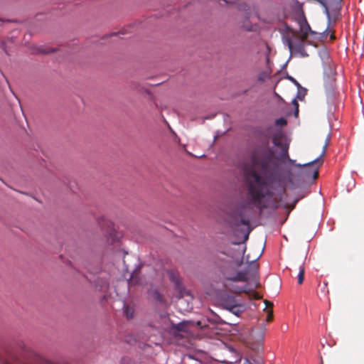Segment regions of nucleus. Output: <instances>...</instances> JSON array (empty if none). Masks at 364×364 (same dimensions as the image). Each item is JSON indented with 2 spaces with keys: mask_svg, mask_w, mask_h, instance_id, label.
Listing matches in <instances>:
<instances>
[{
  "mask_svg": "<svg viewBox=\"0 0 364 364\" xmlns=\"http://www.w3.org/2000/svg\"><path fill=\"white\" fill-rule=\"evenodd\" d=\"M244 179L249 202L230 214L229 221L235 227L250 225L252 205L267 208L262 200L272 196L274 185L279 181L278 160L268 144L257 146L252 151L250 164L244 168Z\"/></svg>",
  "mask_w": 364,
  "mask_h": 364,
  "instance_id": "obj_1",
  "label": "nucleus"
},
{
  "mask_svg": "<svg viewBox=\"0 0 364 364\" xmlns=\"http://www.w3.org/2000/svg\"><path fill=\"white\" fill-rule=\"evenodd\" d=\"M223 275L227 280L232 282H247L252 280L255 288L260 286L259 282L258 274V264L256 259L250 262L248 269L245 271H236L235 269L231 266L227 267L223 270Z\"/></svg>",
  "mask_w": 364,
  "mask_h": 364,
  "instance_id": "obj_2",
  "label": "nucleus"
},
{
  "mask_svg": "<svg viewBox=\"0 0 364 364\" xmlns=\"http://www.w3.org/2000/svg\"><path fill=\"white\" fill-rule=\"evenodd\" d=\"M329 142H330V137L328 136L326 139V142H325V144L323 145V150H322V152L320 155L319 157H318L317 159H316L315 160L311 161V162H309V163H306V164H295V161L290 159V157H289V159H287V161H289V164H294L295 165V166L296 167H299V168H302V167H314L315 166H317L316 168H314L312 172H313V177L314 179L317 178L318 176V168L321 166V164H323V160L321 159L323 156L325 155L326 154V149H327V147L329 144Z\"/></svg>",
  "mask_w": 364,
  "mask_h": 364,
  "instance_id": "obj_3",
  "label": "nucleus"
},
{
  "mask_svg": "<svg viewBox=\"0 0 364 364\" xmlns=\"http://www.w3.org/2000/svg\"><path fill=\"white\" fill-rule=\"evenodd\" d=\"M223 306L230 311L236 314L239 311L240 305L237 304L235 298L232 296H227L222 300Z\"/></svg>",
  "mask_w": 364,
  "mask_h": 364,
  "instance_id": "obj_4",
  "label": "nucleus"
},
{
  "mask_svg": "<svg viewBox=\"0 0 364 364\" xmlns=\"http://www.w3.org/2000/svg\"><path fill=\"white\" fill-rule=\"evenodd\" d=\"M273 144L280 148H284V146H288L289 144L286 142L285 139L284 138L283 134L281 132H278L274 134L272 137Z\"/></svg>",
  "mask_w": 364,
  "mask_h": 364,
  "instance_id": "obj_5",
  "label": "nucleus"
},
{
  "mask_svg": "<svg viewBox=\"0 0 364 364\" xmlns=\"http://www.w3.org/2000/svg\"><path fill=\"white\" fill-rule=\"evenodd\" d=\"M311 31V27L306 19L300 22V32L301 33V40L305 41Z\"/></svg>",
  "mask_w": 364,
  "mask_h": 364,
  "instance_id": "obj_6",
  "label": "nucleus"
},
{
  "mask_svg": "<svg viewBox=\"0 0 364 364\" xmlns=\"http://www.w3.org/2000/svg\"><path fill=\"white\" fill-rule=\"evenodd\" d=\"M294 267H296L299 270L298 274V284L299 285L303 284L304 279L305 267L304 262L299 261L294 264Z\"/></svg>",
  "mask_w": 364,
  "mask_h": 364,
  "instance_id": "obj_7",
  "label": "nucleus"
},
{
  "mask_svg": "<svg viewBox=\"0 0 364 364\" xmlns=\"http://www.w3.org/2000/svg\"><path fill=\"white\" fill-rule=\"evenodd\" d=\"M168 274L171 281L174 284L176 288L179 290L180 294H181V279L180 276L177 272L173 271L170 272Z\"/></svg>",
  "mask_w": 364,
  "mask_h": 364,
  "instance_id": "obj_8",
  "label": "nucleus"
},
{
  "mask_svg": "<svg viewBox=\"0 0 364 364\" xmlns=\"http://www.w3.org/2000/svg\"><path fill=\"white\" fill-rule=\"evenodd\" d=\"M139 269L140 268H136L132 272L129 280V284L130 285L141 284L139 278Z\"/></svg>",
  "mask_w": 364,
  "mask_h": 364,
  "instance_id": "obj_9",
  "label": "nucleus"
},
{
  "mask_svg": "<svg viewBox=\"0 0 364 364\" xmlns=\"http://www.w3.org/2000/svg\"><path fill=\"white\" fill-rule=\"evenodd\" d=\"M108 243L113 245L118 241V237L116 235V233L114 230H111L108 232V235L107 236Z\"/></svg>",
  "mask_w": 364,
  "mask_h": 364,
  "instance_id": "obj_10",
  "label": "nucleus"
},
{
  "mask_svg": "<svg viewBox=\"0 0 364 364\" xmlns=\"http://www.w3.org/2000/svg\"><path fill=\"white\" fill-rule=\"evenodd\" d=\"M134 310L132 306H130L129 305L124 306V313L127 318H129V319L132 318L134 316Z\"/></svg>",
  "mask_w": 364,
  "mask_h": 364,
  "instance_id": "obj_11",
  "label": "nucleus"
},
{
  "mask_svg": "<svg viewBox=\"0 0 364 364\" xmlns=\"http://www.w3.org/2000/svg\"><path fill=\"white\" fill-rule=\"evenodd\" d=\"M289 149V145L288 146H284V148L281 149L282 153L280 155V160L282 161H284L289 159V155L288 153Z\"/></svg>",
  "mask_w": 364,
  "mask_h": 364,
  "instance_id": "obj_12",
  "label": "nucleus"
},
{
  "mask_svg": "<svg viewBox=\"0 0 364 364\" xmlns=\"http://www.w3.org/2000/svg\"><path fill=\"white\" fill-rule=\"evenodd\" d=\"M186 327V326L184 323H180L176 325L175 328L178 331H185Z\"/></svg>",
  "mask_w": 364,
  "mask_h": 364,
  "instance_id": "obj_13",
  "label": "nucleus"
},
{
  "mask_svg": "<svg viewBox=\"0 0 364 364\" xmlns=\"http://www.w3.org/2000/svg\"><path fill=\"white\" fill-rule=\"evenodd\" d=\"M240 293H245V294H249L250 293V291L249 289L247 288V287H239L238 288V294H240Z\"/></svg>",
  "mask_w": 364,
  "mask_h": 364,
  "instance_id": "obj_14",
  "label": "nucleus"
},
{
  "mask_svg": "<svg viewBox=\"0 0 364 364\" xmlns=\"http://www.w3.org/2000/svg\"><path fill=\"white\" fill-rule=\"evenodd\" d=\"M276 124L278 125L284 126L287 124V121L283 118H280L276 120Z\"/></svg>",
  "mask_w": 364,
  "mask_h": 364,
  "instance_id": "obj_15",
  "label": "nucleus"
},
{
  "mask_svg": "<svg viewBox=\"0 0 364 364\" xmlns=\"http://www.w3.org/2000/svg\"><path fill=\"white\" fill-rule=\"evenodd\" d=\"M287 79H289L290 81H291L298 87H301L300 84L291 76L288 75Z\"/></svg>",
  "mask_w": 364,
  "mask_h": 364,
  "instance_id": "obj_16",
  "label": "nucleus"
},
{
  "mask_svg": "<svg viewBox=\"0 0 364 364\" xmlns=\"http://www.w3.org/2000/svg\"><path fill=\"white\" fill-rule=\"evenodd\" d=\"M96 286H99L101 289L107 288L108 287V283L107 281H102L101 284H96Z\"/></svg>",
  "mask_w": 364,
  "mask_h": 364,
  "instance_id": "obj_17",
  "label": "nucleus"
},
{
  "mask_svg": "<svg viewBox=\"0 0 364 364\" xmlns=\"http://www.w3.org/2000/svg\"><path fill=\"white\" fill-rule=\"evenodd\" d=\"M292 102H293V105H294V107L296 108L295 114L297 115L298 112H299V104H298V102H297V101L296 100H294Z\"/></svg>",
  "mask_w": 364,
  "mask_h": 364,
  "instance_id": "obj_18",
  "label": "nucleus"
},
{
  "mask_svg": "<svg viewBox=\"0 0 364 364\" xmlns=\"http://www.w3.org/2000/svg\"><path fill=\"white\" fill-rule=\"evenodd\" d=\"M272 318H273V314H272V311H270L268 312V314L267 316V321H270L272 320Z\"/></svg>",
  "mask_w": 364,
  "mask_h": 364,
  "instance_id": "obj_19",
  "label": "nucleus"
},
{
  "mask_svg": "<svg viewBox=\"0 0 364 364\" xmlns=\"http://www.w3.org/2000/svg\"><path fill=\"white\" fill-rule=\"evenodd\" d=\"M264 303L266 304V307L268 309H272L273 306V304L267 300L264 301Z\"/></svg>",
  "mask_w": 364,
  "mask_h": 364,
  "instance_id": "obj_20",
  "label": "nucleus"
},
{
  "mask_svg": "<svg viewBox=\"0 0 364 364\" xmlns=\"http://www.w3.org/2000/svg\"><path fill=\"white\" fill-rule=\"evenodd\" d=\"M53 50H45L43 48H38V52L41 53H50Z\"/></svg>",
  "mask_w": 364,
  "mask_h": 364,
  "instance_id": "obj_21",
  "label": "nucleus"
},
{
  "mask_svg": "<svg viewBox=\"0 0 364 364\" xmlns=\"http://www.w3.org/2000/svg\"><path fill=\"white\" fill-rule=\"evenodd\" d=\"M287 43H288V46H289V49L292 50L293 46H292V42L290 39L287 40Z\"/></svg>",
  "mask_w": 364,
  "mask_h": 364,
  "instance_id": "obj_22",
  "label": "nucleus"
},
{
  "mask_svg": "<svg viewBox=\"0 0 364 364\" xmlns=\"http://www.w3.org/2000/svg\"><path fill=\"white\" fill-rule=\"evenodd\" d=\"M278 206H279V203H278V201H274V203H273L272 207H273L274 208H275V209H276V208H278Z\"/></svg>",
  "mask_w": 364,
  "mask_h": 364,
  "instance_id": "obj_23",
  "label": "nucleus"
},
{
  "mask_svg": "<svg viewBox=\"0 0 364 364\" xmlns=\"http://www.w3.org/2000/svg\"><path fill=\"white\" fill-rule=\"evenodd\" d=\"M252 294H254V297L256 299H260V296H258V294L255 292V291H253Z\"/></svg>",
  "mask_w": 364,
  "mask_h": 364,
  "instance_id": "obj_24",
  "label": "nucleus"
},
{
  "mask_svg": "<svg viewBox=\"0 0 364 364\" xmlns=\"http://www.w3.org/2000/svg\"><path fill=\"white\" fill-rule=\"evenodd\" d=\"M330 38H331V41H333V40H335V39H336V36H335V35H334V33H332L331 34Z\"/></svg>",
  "mask_w": 364,
  "mask_h": 364,
  "instance_id": "obj_25",
  "label": "nucleus"
},
{
  "mask_svg": "<svg viewBox=\"0 0 364 364\" xmlns=\"http://www.w3.org/2000/svg\"><path fill=\"white\" fill-rule=\"evenodd\" d=\"M242 259H241L240 261H238V264H237L238 267H240L242 265Z\"/></svg>",
  "mask_w": 364,
  "mask_h": 364,
  "instance_id": "obj_26",
  "label": "nucleus"
},
{
  "mask_svg": "<svg viewBox=\"0 0 364 364\" xmlns=\"http://www.w3.org/2000/svg\"><path fill=\"white\" fill-rule=\"evenodd\" d=\"M324 284V288H325V289H327V284H328V283H327V282H324V284Z\"/></svg>",
  "mask_w": 364,
  "mask_h": 364,
  "instance_id": "obj_27",
  "label": "nucleus"
}]
</instances>
